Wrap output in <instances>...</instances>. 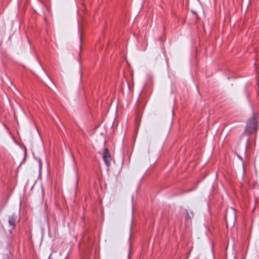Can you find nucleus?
<instances>
[{"mask_svg":"<svg viewBox=\"0 0 259 259\" xmlns=\"http://www.w3.org/2000/svg\"><path fill=\"white\" fill-rule=\"evenodd\" d=\"M256 120L255 117H253L249 120L246 128V133L248 134L253 133L256 130Z\"/></svg>","mask_w":259,"mask_h":259,"instance_id":"nucleus-1","label":"nucleus"},{"mask_svg":"<svg viewBox=\"0 0 259 259\" xmlns=\"http://www.w3.org/2000/svg\"><path fill=\"white\" fill-rule=\"evenodd\" d=\"M103 158L107 166H109L111 163V158L107 149H105L104 151L103 152Z\"/></svg>","mask_w":259,"mask_h":259,"instance_id":"nucleus-2","label":"nucleus"},{"mask_svg":"<svg viewBox=\"0 0 259 259\" xmlns=\"http://www.w3.org/2000/svg\"><path fill=\"white\" fill-rule=\"evenodd\" d=\"M16 217L15 215H12L9 218V224L11 226H14L15 224Z\"/></svg>","mask_w":259,"mask_h":259,"instance_id":"nucleus-3","label":"nucleus"},{"mask_svg":"<svg viewBox=\"0 0 259 259\" xmlns=\"http://www.w3.org/2000/svg\"><path fill=\"white\" fill-rule=\"evenodd\" d=\"M191 216H192V213L190 212L189 213L188 212L187 213V214L186 215V218H191Z\"/></svg>","mask_w":259,"mask_h":259,"instance_id":"nucleus-4","label":"nucleus"}]
</instances>
